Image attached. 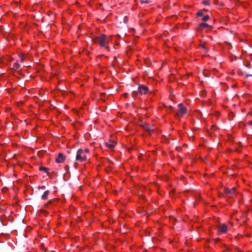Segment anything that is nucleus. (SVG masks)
Wrapping results in <instances>:
<instances>
[{
	"label": "nucleus",
	"instance_id": "4",
	"mask_svg": "<svg viewBox=\"0 0 252 252\" xmlns=\"http://www.w3.org/2000/svg\"><path fill=\"white\" fill-rule=\"evenodd\" d=\"M228 226L224 223L220 224L218 226V232L219 234L225 233L227 231Z\"/></svg>",
	"mask_w": 252,
	"mask_h": 252
},
{
	"label": "nucleus",
	"instance_id": "14",
	"mask_svg": "<svg viewBox=\"0 0 252 252\" xmlns=\"http://www.w3.org/2000/svg\"><path fill=\"white\" fill-rule=\"evenodd\" d=\"M209 17H203V21H206L209 19Z\"/></svg>",
	"mask_w": 252,
	"mask_h": 252
},
{
	"label": "nucleus",
	"instance_id": "19",
	"mask_svg": "<svg viewBox=\"0 0 252 252\" xmlns=\"http://www.w3.org/2000/svg\"><path fill=\"white\" fill-rule=\"evenodd\" d=\"M123 95L124 97H126V95H127V94H123Z\"/></svg>",
	"mask_w": 252,
	"mask_h": 252
},
{
	"label": "nucleus",
	"instance_id": "18",
	"mask_svg": "<svg viewBox=\"0 0 252 252\" xmlns=\"http://www.w3.org/2000/svg\"><path fill=\"white\" fill-rule=\"evenodd\" d=\"M248 123L250 125L252 126V121H250Z\"/></svg>",
	"mask_w": 252,
	"mask_h": 252
},
{
	"label": "nucleus",
	"instance_id": "20",
	"mask_svg": "<svg viewBox=\"0 0 252 252\" xmlns=\"http://www.w3.org/2000/svg\"><path fill=\"white\" fill-rule=\"evenodd\" d=\"M217 0H214L213 2H214V3H217Z\"/></svg>",
	"mask_w": 252,
	"mask_h": 252
},
{
	"label": "nucleus",
	"instance_id": "10",
	"mask_svg": "<svg viewBox=\"0 0 252 252\" xmlns=\"http://www.w3.org/2000/svg\"><path fill=\"white\" fill-rule=\"evenodd\" d=\"M49 192L48 190L45 191L42 196V198L43 199H46L47 198V196L49 195Z\"/></svg>",
	"mask_w": 252,
	"mask_h": 252
},
{
	"label": "nucleus",
	"instance_id": "6",
	"mask_svg": "<svg viewBox=\"0 0 252 252\" xmlns=\"http://www.w3.org/2000/svg\"><path fill=\"white\" fill-rule=\"evenodd\" d=\"M116 142L113 139H109L108 141L105 142V146L109 149L113 148L116 145Z\"/></svg>",
	"mask_w": 252,
	"mask_h": 252
},
{
	"label": "nucleus",
	"instance_id": "21",
	"mask_svg": "<svg viewBox=\"0 0 252 252\" xmlns=\"http://www.w3.org/2000/svg\"><path fill=\"white\" fill-rule=\"evenodd\" d=\"M21 16H24V14H22Z\"/></svg>",
	"mask_w": 252,
	"mask_h": 252
},
{
	"label": "nucleus",
	"instance_id": "9",
	"mask_svg": "<svg viewBox=\"0 0 252 252\" xmlns=\"http://www.w3.org/2000/svg\"><path fill=\"white\" fill-rule=\"evenodd\" d=\"M208 11V10L204 8L203 9H201L198 11H197L196 13V16H209V14H212V13L208 14L206 13V12Z\"/></svg>",
	"mask_w": 252,
	"mask_h": 252
},
{
	"label": "nucleus",
	"instance_id": "2",
	"mask_svg": "<svg viewBox=\"0 0 252 252\" xmlns=\"http://www.w3.org/2000/svg\"><path fill=\"white\" fill-rule=\"evenodd\" d=\"M111 37V36L107 37L105 34H101L99 36L95 37L94 41L101 47H106L108 50L109 48L107 45Z\"/></svg>",
	"mask_w": 252,
	"mask_h": 252
},
{
	"label": "nucleus",
	"instance_id": "3",
	"mask_svg": "<svg viewBox=\"0 0 252 252\" xmlns=\"http://www.w3.org/2000/svg\"><path fill=\"white\" fill-rule=\"evenodd\" d=\"M178 108L179 109L176 113L177 115L180 117L183 116L186 113V108L183 105L182 103H180L178 105Z\"/></svg>",
	"mask_w": 252,
	"mask_h": 252
},
{
	"label": "nucleus",
	"instance_id": "1",
	"mask_svg": "<svg viewBox=\"0 0 252 252\" xmlns=\"http://www.w3.org/2000/svg\"><path fill=\"white\" fill-rule=\"evenodd\" d=\"M91 154L88 148L79 149L78 150L76 156V160L80 162L87 161L90 159Z\"/></svg>",
	"mask_w": 252,
	"mask_h": 252
},
{
	"label": "nucleus",
	"instance_id": "15",
	"mask_svg": "<svg viewBox=\"0 0 252 252\" xmlns=\"http://www.w3.org/2000/svg\"><path fill=\"white\" fill-rule=\"evenodd\" d=\"M202 3L204 4H209V2L208 0H204L202 1Z\"/></svg>",
	"mask_w": 252,
	"mask_h": 252
},
{
	"label": "nucleus",
	"instance_id": "16",
	"mask_svg": "<svg viewBox=\"0 0 252 252\" xmlns=\"http://www.w3.org/2000/svg\"><path fill=\"white\" fill-rule=\"evenodd\" d=\"M137 94V93L136 92H133L132 93V95L133 97H135Z\"/></svg>",
	"mask_w": 252,
	"mask_h": 252
},
{
	"label": "nucleus",
	"instance_id": "11",
	"mask_svg": "<svg viewBox=\"0 0 252 252\" xmlns=\"http://www.w3.org/2000/svg\"><path fill=\"white\" fill-rule=\"evenodd\" d=\"M199 26L202 29H204V28H207V27H209L210 28H211V26H210L208 24H205V23H201L199 25Z\"/></svg>",
	"mask_w": 252,
	"mask_h": 252
},
{
	"label": "nucleus",
	"instance_id": "7",
	"mask_svg": "<svg viewBox=\"0 0 252 252\" xmlns=\"http://www.w3.org/2000/svg\"><path fill=\"white\" fill-rule=\"evenodd\" d=\"M65 159V156L62 153H60L56 158V162L58 163H63Z\"/></svg>",
	"mask_w": 252,
	"mask_h": 252
},
{
	"label": "nucleus",
	"instance_id": "17",
	"mask_svg": "<svg viewBox=\"0 0 252 252\" xmlns=\"http://www.w3.org/2000/svg\"><path fill=\"white\" fill-rule=\"evenodd\" d=\"M19 57L20 58V59L21 60L22 62L23 61L24 59H23V55H20Z\"/></svg>",
	"mask_w": 252,
	"mask_h": 252
},
{
	"label": "nucleus",
	"instance_id": "5",
	"mask_svg": "<svg viewBox=\"0 0 252 252\" xmlns=\"http://www.w3.org/2000/svg\"><path fill=\"white\" fill-rule=\"evenodd\" d=\"M226 194L229 197H232L235 192V189L232 188L231 189L225 188L224 190Z\"/></svg>",
	"mask_w": 252,
	"mask_h": 252
},
{
	"label": "nucleus",
	"instance_id": "13",
	"mask_svg": "<svg viewBox=\"0 0 252 252\" xmlns=\"http://www.w3.org/2000/svg\"><path fill=\"white\" fill-rule=\"evenodd\" d=\"M13 67L15 69H18L19 68V64L17 62L15 63L13 65Z\"/></svg>",
	"mask_w": 252,
	"mask_h": 252
},
{
	"label": "nucleus",
	"instance_id": "12",
	"mask_svg": "<svg viewBox=\"0 0 252 252\" xmlns=\"http://www.w3.org/2000/svg\"><path fill=\"white\" fill-rule=\"evenodd\" d=\"M140 2L141 3H149L150 2V1L149 0H139Z\"/></svg>",
	"mask_w": 252,
	"mask_h": 252
},
{
	"label": "nucleus",
	"instance_id": "8",
	"mask_svg": "<svg viewBox=\"0 0 252 252\" xmlns=\"http://www.w3.org/2000/svg\"><path fill=\"white\" fill-rule=\"evenodd\" d=\"M148 88L145 86H140L138 87V92L141 94H146L148 93Z\"/></svg>",
	"mask_w": 252,
	"mask_h": 252
}]
</instances>
